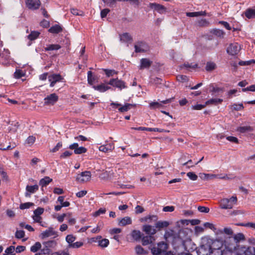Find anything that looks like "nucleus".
Instances as JSON below:
<instances>
[{"instance_id":"nucleus-22","label":"nucleus","mask_w":255,"mask_h":255,"mask_svg":"<svg viewBox=\"0 0 255 255\" xmlns=\"http://www.w3.org/2000/svg\"><path fill=\"white\" fill-rule=\"evenodd\" d=\"M102 237L101 236H98L95 239H93V241L95 242L98 243V245L102 247V248H106L107 247L109 244V241L108 239H101Z\"/></svg>"},{"instance_id":"nucleus-12","label":"nucleus","mask_w":255,"mask_h":255,"mask_svg":"<svg viewBox=\"0 0 255 255\" xmlns=\"http://www.w3.org/2000/svg\"><path fill=\"white\" fill-rule=\"evenodd\" d=\"M59 97L55 93H52L46 97L44 99V105H54L58 100Z\"/></svg>"},{"instance_id":"nucleus-14","label":"nucleus","mask_w":255,"mask_h":255,"mask_svg":"<svg viewBox=\"0 0 255 255\" xmlns=\"http://www.w3.org/2000/svg\"><path fill=\"white\" fill-rule=\"evenodd\" d=\"M149 6L150 8H151L154 11H157L158 13L160 14L165 13L167 11V8L166 7H165L163 5L158 3H150L149 4Z\"/></svg>"},{"instance_id":"nucleus-1","label":"nucleus","mask_w":255,"mask_h":255,"mask_svg":"<svg viewBox=\"0 0 255 255\" xmlns=\"http://www.w3.org/2000/svg\"><path fill=\"white\" fill-rule=\"evenodd\" d=\"M189 231L186 229L180 230L178 234L172 237V244L174 248L183 247L185 250L189 251L193 249L194 247L189 248V246H195L191 241Z\"/></svg>"},{"instance_id":"nucleus-62","label":"nucleus","mask_w":255,"mask_h":255,"mask_svg":"<svg viewBox=\"0 0 255 255\" xmlns=\"http://www.w3.org/2000/svg\"><path fill=\"white\" fill-rule=\"evenodd\" d=\"M103 2L110 7L113 6L116 2V0H103Z\"/></svg>"},{"instance_id":"nucleus-8","label":"nucleus","mask_w":255,"mask_h":255,"mask_svg":"<svg viewBox=\"0 0 255 255\" xmlns=\"http://www.w3.org/2000/svg\"><path fill=\"white\" fill-rule=\"evenodd\" d=\"M110 105L114 109L118 108L119 112L121 113H124L129 110L132 107V105L129 103H127L125 104L124 106H122V105L118 103L112 102L110 104Z\"/></svg>"},{"instance_id":"nucleus-13","label":"nucleus","mask_w":255,"mask_h":255,"mask_svg":"<svg viewBox=\"0 0 255 255\" xmlns=\"http://www.w3.org/2000/svg\"><path fill=\"white\" fill-rule=\"evenodd\" d=\"M52 236H54V237H56L58 236V234H57V232L56 231H54L53 227H50L48 228V229L42 232L40 234L39 237L41 239H44L45 238H48Z\"/></svg>"},{"instance_id":"nucleus-59","label":"nucleus","mask_w":255,"mask_h":255,"mask_svg":"<svg viewBox=\"0 0 255 255\" xmlns=\"http://www.w3.org/2000/svg\"><path fill=\"white\" fill-rule=\"evenodd\" d=\"M35 141V137L33 136H29L26 140V143L29 145H32Z\"/></svg>"},{"instance_id":"nucleus-9","label":"nucleus","mask_w":255,"mask_h":255,"mask_svg":"<svg viewBox=\"0 0 255 255\" xmlns=\"http://www.w3.org/2000/svg\"><path fill=\"white\" fill-rule=\"evenodd\" d=\"M135 52L136 53L146 52L149 49L146 43L143 41H138L134 44Z\"/></svg>"},{"instance_id":"nucleus-27","label":"nucleus","mask_w":255,"mask_h":255,"mask_svg":"<svg viewBox=\"0 0 255 255\" xmlns=\"http://www.w3.org/2000/svg\"><path fill=\"white\" fill-rule=\"evenodd\" d=\"M120 40L125 43H131L132 41L131 36L127 32L120 34Z\"/></svg>"},{"instance_id":"nucleus-3","label":"nucleus","mask_w":255,"mask_h":255,"mask_svg":"<svg viewBox=\"0 0 255 255\" xmlns=\"http://www.w3.org/2000/svg\"><path fill=\"white\" fill-rule=\"evenodd\" d=\"M246 246L230 245L222 251L221 255H245Z\"/></svg>"},{"instance_id":"nucleus-53","label":"nucleus","mask_w":255,"mask_h":255,"mask_svg":"<svg viewBox=\"0 0 255 255\" xmlns=\"http://www.w3.org/2000/svg\"><path fill=\"white\" fill-rule=\"evenodd\" d=\"M33 205V203L31 202H26L22 203L19 206V208L21 210L29 208L31 206Z\"/></svg>"},{"instance_id":"nucleus-19","label":"nucleus","mask_w":255,"mask_h":255,"mask_svg":"<svg viewBox=\"0 0 255 255\" xmlns=\"http://www.w3.org/2000/svg\"><path fill=\"white\" fill-rule=\"evenodd\" d=\"M65 197L63 196L58 197L57 202H59L60 204V205L55 206L54 210L56 211H60L62 207H67L70 206V204L68 201H65V203H63V199Z\"/></svg>"},{"instance_id":"nucleus-11","label":"nucleus","mask_w":255,"mask_h":255,"mask_svg":"<svg viewBox=\"0 0 255 255\" xmlns=\"http://www.w3.org/2000/svg\"><path fill=\"white\" fill-rule=\"evenodd\" d=\"M108 84L121 90L126 88L125 83L118 78H113L110 79Z\"/></svg>"},{"instance_id":"nucleus-4","label":"nucleus","mask_w":255,"mask_h":255,"mask_svg":"<svg viewBox=\"0 0 255 255\" xmlns=\"http://www.w3.org/2000/svg\"><path fill=\"white\" fill-rule=\"evenodd\" d=\"M236 196H232L230 199L223 198L220 200V207L223 209H231L237 203Z\"/></svg>"},{"instance_id":"nucleus-57","label":"nucleus","mask_w":255,"mask_h":255,"mask_svg":"<svg viewBox=\"0 0 255 255\" xmlns=\"http://www.w3.org/2000/svg\"><path fill=\"white\" fill-rule=\"evenodd\" d=\"M106 210L105 208H101L93 214V216L94 217H98L101 214H105L106 213Z\"/></svg>"},{"instance_id":"nucleus-25","label":"nucleus","mask_w":255,"mask_h":255,"mask_svg":"<svg viewBox=\"0 0 255 255\" xmlns=\"http://www.w3.org/2000/svg\"><path fill=\"white\" fill-rule=\"evenodd\" d=\"M115 148L113 143H109L106 145H102L99 147V150L100 151L106 153L112 151Z\"/></svg>"},{"instance_id":"nucleus-7","label":"nucleus","mask_w":255,"mask_h":255,"mask_svg":"<svg viewBox=\"0 0 255 255\" xmlns=\"http://www.w3.org/2000/svg\"><path fill=\"white\" fill-rule=\"evenodd\" d=\"M91 178V172L88 171H85L78 174L76 176V180L79 183H85L89 181Z\"/></svg>"},{"instance_id":"nucleus-38","label":"nucleus","mask_w":255,"mask_h":255,"mask_svg":"<svg viewBox=\"0 0 255 255\" xmlns=\"http://www.w3.org/2000/svg\"><path fill=\"white\" fill-rule=\"evenodd\" d=\"M169 225V223L167 221H158L155 224V227L159 230H160L164 228H166Z\"/></svg>"},{"instance_id":"nucleus-58","label":"nucleus","mask_w":255,"mask_h":255,"mask_svg":"<svg viewBox=\"0 0 255 255\" xmlns=\"http://www.w3.org/2000/svg\"><path fill=\"white\" fill-rule=\"evenodd\" d=\"M15 146H16L15 144H14L12 145V146H11V145H8L5 147L3 145V144L2 143H0V149L3 150L12 149L13 148H14L15 147Z\"/></svg>"},{"instance_id":"nucleus-64","label":"nucleus","mask_w":255,"mask_h":255,"mask_svg":"<svg viewBox=\"0 0 255 255\" xmlns=\"http://www.w3.org/2000/svg\"><path fill=\"white\" fill-rule=\"evenodd\" d=\"M144 211V209L143 207L139 205H137L135 208V212L136 214H140Z\"/></svg>"},{"instance_id":"nucleus-63","label":"nucleus","mask_w":255,"mask_h":255,"mask_svg":"<svg viewBox=\"0 0 255 255\" xmlns=\"http://www.w3.org/2000/svg\"><path fill=\"white\" fill-rule=\"evenodd\" d=\"M62 142H59L54 148L51 149L50 151L52 152H55L59 150V149L62 147Z\"/></svg>"},{"instance_id":"nucleus-34","label":"nucleus","mask_w":255,"mask_h":255,"mask_svg":"<svg viewBox=\"0 0 255 255\" xmlns=\"http://www.w3.org/2000/svg\"><path fill=\"white\" fill-rule=\"evenodd\" d=\"M199 176L202 179L204 180L216 178V177H218V175L217 174L207 173H200Z\"/></svg>"},{"instance_id":"nucleus-43","label":"nucleus","mask_w":255,"mask_h":255,"mask_svg":"<svg viewBox=\"0 0 255 255\" xmlns=\"http://www.w3.org/2000/svg\"><path fill=\"white\" fill-rule=\"evenodd\" d=\"M102 70L105 72V73L107 77H112L118 74V72L115 70L108 69H103Z\"/></svg>"},{"instance_id":"nucleus-41","label":"nucleus","mask_w":255,"mask_h":255,"mask_svg":"<svg viewBox=\"0 0 255 255\" xmlns=\"http://www.w3.org/2000/svg\"><path fill=\"white\" fill-rule=\"evenodd\" d=\"M223 102V100L221 99L215 98L211 99L205 102L206 106L209 105H217L219 103H221Z\"/></svg>"},{"instance_id":"nucleus-61","label":"nucleus","mask_w":255,"mask_h":255,"mask_svg":"<svg viewBox=\"0 0 255 255\" xmlns=\"http://www.w3.org/2000/svg\"><path fill=\"white\" fill-rule=\"evenodd\" d=\"M206 107L205 104L204 105L197 104L196 105L192 106V109L194 110H201Z\"/></svg>"},{"instance_id":"nucleus-46","label":"nucleus","mask_w":255,"mask_h":255,"mask_svg":"<svg viewBox=\"0 0 255 255\" xmlns=\"http://www.w3.org/2000/svg\"><path fill=\"white\" fill-rule=\"evenodd\" d=\"M245 255H255V248L246 247Z\"/></svg>"},{"instance_id":"nucleus-33","label":"nucleus","mask_w":255,"mask_h":255,"mask_svg":"<svg viewBox=\"0 0 255 255\" xmlns=\"http://www.w3.org/2000/svg\"><path fill=\"white\" fill-rule=\"evenodd\" d=\"M62 30V27L59 24H55L48 30L49 32L53 34H57Z\"/></svg>"},{"instance_id":"nucleus-54","label":"nucleus","mask_w":255,"mask_h":255,"mask_svg":"<svg viewBox=\"0 0 255 255\" xmlns=\"http://www.w3.org/2000/svg\"><path fill=\"white\" fill-rule=\"evenodd\" d=\"M14 247L11 246L7 248L4 251V255H12L14 251Z\"/></svg>"},{"instance_id":"nucleus-20","label":"nucleus","mask_w":255,"mask_h":255,"mask_svg":"<svg viewBox=\"0 0 255 255\" xmlns=\"http://www.w3.org/2000/svg\"><path fill=\"white\" fill-rule=\"evenodd\" d=\"M39 189L37 184L34 185H27L26 187V192L25 196L26 197H30L31 194L35 193Z\"/></svg>"},{"instance_id":"nucleus-2","label":"nucleus","mask_w":255,"mask_h":255,"mask_svg":"<svg viewBox=\"0 0 255 255\" xmlns=\"http://www.w3.org/2000/svg\"><path fill=\"white\" fill-rule=\"evenodd\" d=\"M211 243V240L207 238H203L201 240V245L196 251L198 255H213L215 252L219 253L222 252V251H219L216 249L212 250Z\"/></svg>"},{"instance_id":"nucleus-29","label":"nucleus","mask_w":255,"mask_h":255,"mask_svg":"<svg viewBox=\"0 0 255 255\" xmlns=\"http://www.w3.org/2000/svg\"><path fill=\"white\" fill-rule=\"evenodd\" d=\"M61 48V45L58 44H46L44 48V50L45 51H57Z\"/></svg>"},{"instance_id":"nucleus-56","label":"nucleus","mask_w":255,"mask_h":255,"mask_svg":"<svg viewBox=\"0 0 255 255\" xmlns=\"http://www.w3.org/2000/svg\"><path fill=\"white\" fill-rule=\"evenodd\" d=\"M71 12L73 15H84V12L82 11L78 10L76 8H71Z\"/></svg>"},{"instance_id":"nucleus-10","label":"nucleus","mask_w":255,"mask_h":255,"mask_svg":"<svg viewBox=\"0 0 255 255\" xmlns=\"http://www.w3.org/2000/svg\"><path fill=\"white\" fill-rule=\"evenodd\" d=\"M241 50V46L238 43H233L229 45L227 49V53L232 56L237 55Z\"/></svg>"},{"instance_id":"nucleus-5","label":"nucleus","mask_w":255,"mask_h":255,"mask_svg":"<svg viewBox=\"0 0 255 255\" xmlns=\"http://www.w3.org/2000/svg\"><path fill=\"white\" fill-rule=\"evenodd\" d=\"M43 248L40 250L42 255H50L52 253V249H55L57 243L54 240H50L44 242L43 243Z\"/></svg>"},{"instance_id":"nucleus-35","label":"nucleus","mask_w":255,"mask_h":255,"mask_svg":"<svg viewBox=\"0 0 255 255\" xmlns=\"http://www.w3.org/2000/svg\"><path fill=\"white\" fill-rule=\"evenodd\" d=\"M245 16L248 19L255 18V9L248 8L244 12Z\"/></svg>"},{"instance_id":"nucleus-37","label":"nucleus","mask_w":255,"mask_h":255,"mask_svg":"<svg viewBox=\"0 0 255 255\" xmlns=\"http://www.w3.org/2000/svg\"><path fill=\"white\" fill-rule=\"evenodd\" d=\"M153 237L151 236H144L141 239L143 246H146L152 243Z\"/></svg>"},{"instance_id":"nucleus-49","label":"nucleus","mask_w":255,"mask_h":255,"mask_svg":"<svg viewBox=\"0 0 255 255\" xmlns=\"http://www.w3.org/2000/svg\"><path fill=\"white\" fill-rule=\"evenodd\" d=\"M66 242L68 244V245H72L74 242L76 240V237L73 235H68L65 238Z\"/></svg>"},{"instance_id":"nucleus-23","label":"nucleus","mask_w":255,"mask_h":255,"mask_svg":"<svg viewBox=\"0 0 255 255\" xmlns=\"http://www.w3.org/2000/svg\"><path fill=\"white\" fill-rule=\"evenodd\" d=\"M109 84H105L104 83H102L99 85H93V88L96 91H98L101 93L105 92L109 90H110L111 88L110 86L108 85Z\"/></svg>"},{"instance_id":"nucleus-30","label":"nucleus","mask_w":255,"mask_h":255,"mask_svg":"<svg viewBox=\"0 0 255 255\" xmlns=\"http://www.w3.org/2000/svg\"><path fill=\"white\" fill-rule=\"evenodd\" d=\"M130 236L134 241H138L141 238V233L139 230H133L131 231Z\"/></svg>"},{"instance_id":"nucleus-17","label":"nucleus","mask_w":255,"mask_h":255,"mask_svg":"<svg viewBox=\"0 0 255 255\" xmlns=\"http://www.w3.org/2000/svg\"><path fill=\"white\" fill-rule=\"evenodd\" d=\"M48 80L50 82V86L53 87L55 84L62 80L61 76L59 74H53L48 76Z\"/></svg>"},{"instance_id":"nucleus-51","label":"nucleus","mask_w":255,"mask_h":255,"mask_svg":"<svg viewBox=\"0 0 255 255\" xmlns=\"http://www.w3.org/2000/svg\"><path fill=\"white\" fill-rule=\"evenodd\" d=\"M25 236V232L23 230H17L15 233V237L16 238L18 239H21L24 238Z\"/></svg>"},{"instance_id":"nucleus-60","label":"nucleus","mask_w":255,"mask_h":255,"mask_svg":"<svg viewBox=\"0 0 255 255\" xmlns=\"http://www.w3.org/2000/svg\"><path fill=\"white\" fill-rule=\"evenodd\" d=\"M177 79L179 82H185L188 81V78L185 75H178L177 76Z\"/></svg>"},{"instance_id":"nucleus-21","label":"nucleus","mask_w":255,"mask_h":255,"mask_svg":"<svg viewBox=\"0 0 255 255\" xmlns=\"http://www.w3.org/2000/svg\"><path fill=\"white\" fill-rule=\"evenodd\" d=\"M172 99H168L166 100L161 101L160 103L154 102H151L149 104V107L151 109H155L160 108L162 107V104H166L171 102Z\"/></svg>"},{"instance_id":"nucleus-44","label":"nucleus","mask_w":255,"mask_h":255,"mask_svg":"<svg viewBox=\"0 0 255 255\" xmlns=\"http://www.w3.org/2000/svg\"><path fill=\"white\" fill-rule=\"evenodd\" d=\"M41 244L40 242H36L33 246L30 247V251L33 253H36L41 249Z\"/></svg>"},{"instance_id":"nucleus-18","label":"nucleus","mask_w":255,"mask_h":255,"mask_svg":"<svg viewBox=\"0 0 255 255\" xmlns=\"http://www.w3.org/2000/svg\"><path fill=\"white\" fill-rule=\"evenodd\" d=\"M69 148L74 150V153L77 154L86 152L87 149L83 146L79 147L77 143H74L69 146Z\"/></svg>"},{"instance_id":"nucleus-26","label":"nucleus","mask_w":255,"mask_h":255,"mask_svg":"<svg viewBox=\"0 0 255 255\" xmlns=\"http://www.w3.org/2000/svg\"><path fill=\"white\" fill-rule=\"evenodd\" d=\"M152 63V62L147 58H142L140 60V64L139 66V69L148 68Z\"/></svg>"},{"instance_id":"nucleus-36","label":"nucleus","mask_w":255,"mask_h":255,"mask_svg":"<svg viewBox=\"0 0 255 255\" xmlns=\"http://www.w3.org/2000/svg\"><path fill=\"white\" fill-rule=\"evenodd\" d=\"M52 181V179L50 178L48 176H45L43 178H42L39 181V185L43 187L46 186L48 184H49Z\"/></svg>"},{"instance_id":"nucleus-39","label":"nucleus","mask_w":255,"mask_h":255,"mask_svg":"<svg viewBox=\"0 0 255 255\" xmlns=\"http://www.w3.org/2000/svg\"><path fill=\"white\" fill-rule=\"evenodd\" d=\"M87 75L88 83L93 86L96 80V78L93 75L92 72L91 71L88 72Z\"/></svg>"},{"instance_id":"nucleus-45","label":"nucleus","mask_w":255,"mask_h":255,"mask_svg":"<svg viewBox=\"0 0 255 255\" xmlns=\"http://www.w3.org/2000/svg\"><path fill=\"white\" fill-rule=\"evenodd\" d=\"M216 68V65L214 62H208L206 64L205 69L207 71H211Z\"/></svg>"},{"instance_id":"nucleus-32","label":"nucleus","mask_w":255,"mask_h":255,"mask_svg":"<svg viewBox=\"0 0 255 255\" xmlns=\"http://www.w3.org/2000/svg\"><path fill=\"white\" fill-rule=\"evenodd\" d=\"M132 223L131 219L129 217H125L119 219V224L120 226H125L127 225H130Z\"/></svg>"},{"instance_id":"nucleus-6","label":"nucleus","mask_w":255,"mask_h":255,"mask_svg":"<svg viewBox=\"0 0 255 255\" xmlns=\"http://www.w3.org/2000/svg\"><path fill=\"white\" fill-rule=\"evenodd\" d=\"M167 249V244L162 242L157 244V247H153L151 249V252L153 255H160Z\"/></svg>"},{"instance_id":"nucleus-48","label":"nucleus","mask_w":255,"mask_h":255,"mask_svg":"<svg viewBox=\"0 0 255 255\" xmlns=\"http://www.w3.org/2000/svg\"><path fill=\"white\" fill-rule=\"evenodd\" d=\"M25 72L20 69H16L14 73V77L16 79H19L23 76H24Z\"/></svg>"},{"instance_id":"nucleus-40","label":"nucleus","mask_w":255,"mask_h":255,"mask_svg":"<svg viewBox=\"0 0 255 255\" xmlns=\"http://www.w3.org/2000/svg\"><path fill=\"white\" fill-rule=\"evenodd\" d=\"M186 15L188 17H197L199 16H204L206 15L205 11H197V12H188Z\"/></svg>"},{"instance_id":"nucleus-52","label":"nucleus","mask_w":255,"mask_h":255,"mask_svg":"<svg viewBox=\"0 0 255 255\" xmlns=\"http://www.w3.org/2000/svg\"><path fill=\"white\" fill-rule=\"evenodd\" d=\"M83 245V243L82 242H76L74 243L72 245H68V248L77 249L80 248Z\"/></svg>"},{"instance_id":"nucleus-28","label":"nucleus","mask_w":255,"mask_h":255,"mask_svg":"<svg viewBox=\"0 0 255 255\" xmlns=\"http://www.w3.org/2000/svg\"><path fill=\"white\" fill-rule=\"evenodd\" d=\"M142 230L147 234L150 235V236L154 235L156 231V230L152 227L151 226L149 225H145L142 227Z\"/></svg>"},{"instance_id":"nucleus-16","label":"nucleus","mask_w":255,"mask_h":255,"mask_svg":"<svg viewBox=\"0 0 255 255\" xmlns=\"http://www.w3.org/2000/svg\"><path fill=\"white\" fill-rule=\"evenodd\" d=\"M44 212V209L43 208L38 207L33 212V215L32 219L34 222L36 223H41L42 218L40 216Z\"/></svg>"},{"instance_id":"nucleus-15","label":"nucleus","mask_w":255,"mask_h":255,"mask_svg":"<svg viewBox=\"0 0 255 255\" xmlns=\"http://www.w3.org/2000/svg\"><path fill=\"white\" fill-rule=\"evenodd\" d=\"M25 4L28 8L35 10L39 8L41 2L39 0H26Z\"/></svg>"},{"instance_id":"nucleus-47","label":"nucleus","mask_w":255,"mask_h":255,"mask_svg":"<svg viewBox=\"0 0 255 255\" xmlns=\"http://www.w3.org/2000/svg\"><path fill=\"white\" fill-rule=\"evenodd\" d=\"M135 253L137 255H143L146 254V252L140 246H136L135 248Z\"/></svg>"},{"instance_id":"nucleus-55","label":"nucleus","mask_w":255,"mask_h":255,"mask_svg":"<svg viewBox=\"0 0 255 255\" xmlns=\"http://www.w3.org/2000/svg\"><path fill=\"white\" fill-rule=\"evenodd\" d=\"M188 177L192 181H195L197 179V175L193 172H189L187 173Z\"/></svg>"},{"instance_id":"nucleus-42","label":"nucleus","mask_w":255,"mask_h":255,"mask_svg":"<svg viewBox=\"0 0 255 255\" xmlns=\"http://www.w3.org/2000/svg\"><path fill=\"white\" fill-rule=\"evenodd\" d=\"M237 130L240 133H246L253 130V128L250 126L240 127Z\"/></svg>"},{"instance_id":"nucleus-31","label":"nucleus","mask_w":255,"mask_h":255,"mask_svg":"<svg viewBox=\"0 0 255 255\" xmlns=\"http://www.w3.org/2000/svg\"><path fill=\"white\" fill-rule=\"evenodd\" d=\"M210 32L213 35L221 38H223L225 35V32L223 30L219 29L214 28L212 29Z\"/></svg>"},{"instance_id":"nucleus-24","label":"nucleus","mask_w":255,"mask_h":255,"mask_svg":"<svg viewBox=\"0 0 255 255\" xmlns=\"http://www.w3.org/2000/svg\"><path fill=\"white\" fill-rule=\"evenodd\" d=\"M157 219L158 217L156 215H149L140 218V221L142 223H150L152 222H156Z\"/></svg>"},{"instance_id":"nucleus-50","label":"nucleus","mask_w":255,"mask_h":255,"mask_svg":"<svg viewBox=\"0 0 255 255\" xmlns=\"http://www.w3.org/2000/svg\"><path fill=\"white\" fill-rule=\"evenodd\" d=\"M39 34L40 33L38 31H33L28 36V39L30 40H34L38 37Z\"/></svg>"}]
</instances>
